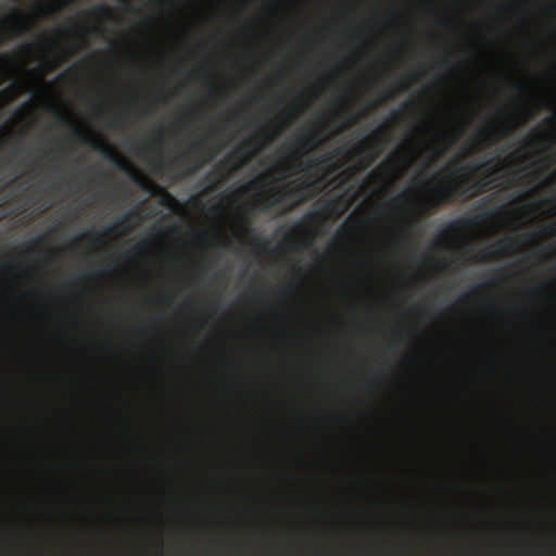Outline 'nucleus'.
Masks as SVG:
<instances>
[{
    "label": "nucleus",
    "instance_id": "nucleus-1",
    "mask_svg": "<svg viewBox=\"0 0 556 556\" xmlns=\"http://www.w3.org/2000/svg\"><path fill=\"white\" fill-rule=\"evenodd\" d=\"M488 164L489 162L483 164L472 163L453 168L450 172L448 179L442 181L432 192L430 198L431 204L433 206H440L457 201H468L491 190L493 188V179L491 178L493 173L471 182L473 175Z\"/></svg>",
    "mask_w": 556,
    "mask_h": 556
},
{
    "label": "nucleus",
    "instance_id": "nucleus-2",
    "mask_svg": "<svg viewBox=\"0 0 556 556\" xmlns=\"http://www.w3.org/2000/svg\"><path fill=\"white\" fill-rule=\"evenodd\" d=\"M538 113L539 109L536 106H531V112L528 109H525L518 113L509 114L507 118L509 122L508 125L495 126L493 124H489L486 128L480 130L475 140L465 148V154H471L481 150L483 147L492 146L500 139L508 136L516 125L526 123Z\"/></svg>",
    "mask_w": 556,
    "mask_h": 556
},
{
    "label": "nucleus",
    "instance_id": "nucleus-3",
    "mask_svg": "<svg viewBox=\"0 0 556 556\" xmlns=\"http://www.w3.org/2000/svg\"><path fill=\"white\" fill-rule=\"evenodd\" d=\"M222 150L220 147L215 148L207 144L206 139L193 142L189 146L187 152L179 159H175L173 163L182 162L188 165L187 174L195 173L210 162L215 154Z\"/></svg>",
    "mask_w": 556,
    "mask_h": 556
},
{
    "label": "nucleus",
    "instance_id": "nucleus-4",
    "mask_svg": "<svg viewBox=\"0 0 556 556\" xmlns=\"http://www.w3.org/2000/svg\"><path fill=\"white\" fill-rule=\"evenodd\" d=\"M72 130L73 134L77 138H79L85 144H87L94 151L101 152L103 157L108 160L110 163L114 164L118 168H125L127 166L126 160L122 157L112 146L100 140L90 132H85L80 127L76 125H72Z\"/></svg>",
    "mask_w": 556,
    "mask_h": 556
},
{
    "label": "nucleus",
    "instance_id": "nucleus-5",
    "mask_svg": "<svg viewBox=\"0 0 556 556\" xmlns=\"http://www.w3.org/2000/svg\"><path fill=\"white\" fill-rule=\"evenodd\" d=\"M326 129L324 125L319 129H309L294 140L295 149H293L289 155L290 161H299L304 154L309 153L320 143V131Z\"/></svg>",
    "mask_w": 556,
    "mask_h": 556
},
{
    "label": "nucleus",
    "instance_id": "nucleus-6",
    "mask_svg": "<svg viewBox=\"0 0 556 556\" xmlns=\"http://www.w3.org/2000/svg\"><path fill=\"white\" fill-rule=\"evenodd\" d=\"M311 185V182H302L294 187H290L288 185L282 188H271L267 194V198L271 201L269 204L266 205L265 208H270L275 204H280L285 202L287 199L302 198L304 190Z\"/></svg>",
    "mask_w": 556,
    "mask_h": 556
},
{
    "label": "nucleus",
    "instance_id": "nucleus-7",
    "mask_svg": "<svg viewBox=\"0 0 556 556\" xmlns=\"http://www.w3.org/2000/svg\"><path fill=\"white\" fill-rule=\"evenodd\" d=\"M519 248V242L514 238L498 240L493 248H485L476 258L477 262H485L497 256L507 255Z\"/></svg>",
    "mask_w": 556,
    "mask_h": 556
},
{
    "label": "nucleus",
    "instance_id": "nucleus-8",
    "mask_svg": "<svg viewBox=\"0 0 556 556\" xmlns=\"http://www.w3.org/2000/svg\"><path fill=\"white\" fill-rule=\"evenodd\" d=\"M138 213L137 211L135 210H131L129 211L128 213H126L121 219L118 223L116 224H113L112 226H110L109 228H106L105 230H103L100 235H94L92 231H88L84 235H81L79 237V239H84V238H94L96 241H100V239L104 236H108L110 235L111 232H115L118 230V227L121 225H126V226H129L131 224V222L134 220L135 217H137Z\"/></svg>",
    "mask_w": 556,
    "mask_h": 556
},
{
    "label": "nucleus",
    "instance_id": "nucleus-9",
    "mask_svg": "<svg viewBox=\"0 0 556 556\" xmlns=\"http://www.w3.org/2000/svg\"><path fill=\"white\" fill-rule=\"evenodd\" d=\"M254 143V137L253 138H250L248 140L244 141V143L237 148L228 157H226L223 162H220V166H226L227 163L232 159V157H237L240 160V163L233 167V169H237L239 166H241L242 164L247 163L251 157H252V153L250 152H247L245 151V147H250Z\"/></svg>",
    "mask_w": 556,
    "mask_h": 556
},
{
    "label": "nucleus",
    "instance_id": "nucleus-10",
    "mask_svg": "<svg viewBox=\"0 0 556 556\" xmlns=\"http://www.w3.org/2000/svg\"><path fill=\"white\" fill-rule=\"evenodd\" d=\"M26 91L25 84L20 81L12 83L9 87L0 90V106L13 101L20 92Z\"/></svg>",
    "mask_w": 556,
    "mask_h": 556
},
{
    "label": "nucleus",
    "instance_id": "nucleus-11",
    "mask_svg": "<svg viewBox=\"0 0 556 556\" xmlns=\"http://www.w3.org/2000/svg\"><path fill=\"white\" fill-rule=\"evenodd\" d=\"M465 220L460 218L452 220L443 231V236L459 232L465 227Z\"/></svg>",
    "mask_w": 556,
    "mask_h": 556
},
{
    "label": "nucleus",
    "instance_id": "nucleus-12",
    "mask_svg": "<svg viewBox=\"0 0 556 556\" xmlns=\"http://www.w3.org/2000/svg\"><path fill=\"white\" fill-rule=\"evenodd\" d=\"M417 79H418V74H416V73H413V74L407 75V76H406V77H405V78H404V79L399 84L396 91H404V90L408 89V87H409L413 83L417 81Z\"/></svg>",
    "mask_w": 556,
    "mask_h": 556
},
{
    "label": "nucleus",
    "instance_id": "nucleus-13",
    "mask_svg": "<svg viewBox=\"0 0 556 556\" xmlns=\"http://www.w3.org/2000/svg\"><path fill=\"white\" fill-rule=\"evenodd\" d=\"M395 94H396L395 90H390V91L386 92L383 96L379 97L377 100H375L370 104V109H376L377 106L382 105L387 100L393 99L395 97Z\"/></svg>",
    "mask_w": 556,
    "mask_h": 556
},
{
    "label": "nucleus",
    "instance_id": "nucleus-14",
    "mask_svg": "<svg viewBox=\"0 0 556 556\" xmlns=\"http://www.w3.org/2000/svg\"><path fill=\"white\" fill-rule=\"evenodd\" d=\"M150 247V243L147 242V241H143V242H139L138 244H136L131 251L135 253V254H138V255H142L144 254L148 249Z\"/></svg>",
    "mask_w": 556,
    "mask_h": 556
},
{
    "label": "nucleus",
    "instance_id": "nucleus-15",
    "mask_svg": "<svg viewBox=\"0 0 556 556\" xmlns=\"http://www.w3.org/2000/svg\"><path fill=\"white\" fill-rule=\"evenodd\" d=\"M407 200V192L404 191V192H401L400 194H397L396 197H394L389 203L388 205H394V204H397L399 202H403V201H406Z\"/></svg>",
    "mask_w": 556,
    "mask_h": 556
},
{
    "label": "nucleus",
    "instance_id": "nucleus-16",
    "mask_svg": "<svg viewBox=\"0 0 556 556\" xmlns=\"http://www.w3.org/2000/svg\"><path fill=\"white\" fill-rule=\"evenodd\" d=\"M257 188H258V182H257V181H255V180H252V181H250L248 185H245L244 187H242L240 191H241L242 193H247V192H249V191H251V190H255V189H257Z\"/></svg>",
    "mask_w": 556,
    "mask_h": 556
},
{
    "label": "nucleus",
    "instance_id": "nucleus-17",
    "mask_svg": "<svg viewBox=\"0 0 556 556\" xmlns=\"http://www.w3.org/2000/svg\"><path fill=\"white\" fill-rule=\"evenodd\" d=\"M15 4H22L23 2H14ZM33 4H56L60 8L66 7L67 4H71L72 2H31Z\"/></svg>",
    "mask_w": 556,
    "mask_h": 556
},
{
    "label": "nucleus",
    "instance_id": "nucleus-18",
    "mask_svg": "<svg viewBox=\"0 0 556 556\" xmlns=\"http://www.w3.org/2000/svg\"><path fill=\"white\" fill-rule=\"evenodd\" d=\"M41 241H42V238H41V237H38V238L33 239V240L28 243L27 249H28V250H34V249H36V248L41 243Z\"/></svg>",
    "mask_w": 556,
    "mask_h": 556
},
{
    "label": "nucleus",
    "instance_id": "nucleus-19",
    "mask_svg": "<svg viewBox=\"0 0 556 556\" xmlns=\"http://www.w3.org/2000/svg\"><path fill=\"white\" fill-rule=\"evenodd\" d=\"M59 119L62 124H68L71 121H70V117L65 114H59Z\"/></svg>",
    "mask_w": 556,
    "mask_h": 556
},
{
    "label": "nucleus",
    "instance_id": "nucleus-20",
    "mask_svg": "<svg viewBox=\"0 0 556 556\" xmlns=\"http://www.w3.org/2000/svg\"><path fill=\"white\" fill-rule=\"evenodd\" d=\"M208 89H210L211 94H216L218 92L217 87L212 83L208 84Z\"/></svg>",
    "mask_w": 556,
    "mask_h": 556
},
{
    "label": "nucleus",
    "instance_id": "nucleus-21",
    "mask_svg": "<svg viewBox=\"0 0 556 556\" xmlns=\"http://www.w3.org/2000/svg\"><path fill=\"white\" fill-rule=\"evenodd\" d=\"M339 153H340V150H336L334 152L330 153L327 157H325L323 161L327 162V161L331 160L332 157H334L336 155H338Z\"/></svg>",
    "mask_w": 556,
    "mask_h": 556
},
{
    "label": "nucleus",
    "instance_id": "nucleus-22",
    "mask_svg": "<svg viewBox=\"0 0 556 556\" xmlns=\"http://www.w3.org/2000/svg\"><path fill=\"white\" fill-rule=\"evenodd\" d=\"M106 270H97L93 273L94 277H104L106 275Z\"/></svg>",
    "mask_w": 556,
    "mask_h": 556
},
{
    "label": "nucleus",
    "instance_id": "nucleus-23",
    "mask_svg": "<svg viewBox=\"0 0 556 556\" xmlns=\"http://www.w3.org/2000/svg\"><path fill=\"white\" fill-rule=\"evenodd\" d=\"M283 118L286 119L287 123H289L290 121H292L293 115L291 113L285 112Z\"/></svg>",
    "mask_w": 556,
    "mask_h": 556
},
{
    "label": "nucleus",
    "instance_id": "nucleus-24",
    "mask_svg": "<svg viewBox=\"0 0 556 556\" xmlns=\"http://www.w3.org/2000/svg\"><path fill=\"white\" fill-rule=\"evenodd\" d=\"M356 123V117L352 116L350 119H349V123L346 125H344V128L353 125Z\"/></svg>",
    "mask_w": 556,
    "mask_h": 556
},
{
    "label": "nucleus",
    "instance_id": "nucleus-25",
    "mask_svg": "<svg viewBox=\"0 0 556 556\" xmlns=\"http://www.w3.org/2000/svg\"><path fill=\"white\" fill-rule=\"evenodd\" d=\"M241 222H242V224H243V225H245V226H248V225L250 224V219H249L245 215H243V216L241 217Z\"/></svg>",
    "mask_w": 556,
    "mask_h": 556
},
{
    "label": "nucleus",
    "instance_id": "nucleus-26",
    "mask_svg": "<svg viewBox=\"0 0 556 556\" xmlns=\"http://www.w3.org/2000/svg\"><path fill=\"white\" fill-rule=\"evenodd\" d=\"M446 149H441V150H438L435 149V157H439L443 154V152H445Z\"/></svg>",
    "mask_w": 556,
    "mask_h": 556
},
{
    "label": "nucleus",
    "instance_id": "nucleus-27",
    "mask_svg": "<svg viewBox=\"0 0 556 556\" xmlns=\"http://www.w3.org/2000/svg\"><path fill=\"white\" fill-rule=\"evenodd\" d=\"M392 123H393V121L388 119V121H386V122H384L383 126H384L386 128H390V127L392 126Z\"/></svg>",
    "mask_w": 556,
    "mask_h": 556
},
{
    "label": "nucleus",
    "instance_id": "nucleus-28",
    "mask_svg": "<svg viewBox=\"0 0 556 556\" xmlns=\"http://www.w3.org/2000/svg\"><path fill=\"white\" fill-rule=\"evenodd\" d=\"M534 139H535V138H529V139H527L526 144H527V146H532V143L534 142Z\"/></svg>",
    "mask_w": 556,
    "mask_h": 556
},
{
    "label": "nucleus",
    "instance_id": "nucleus-29",
    "mask_svg": "<svg viewBox=\"0 0 556 556\" xmlns=\"http://www.w3.org/2000/svg\"><path fill=\"white\" fill-rule=\"evenodd\" d=\"M218 187L217 182H214L210 186V190H215Z\"/></svg>",
    "mask_w": 556,
    "mask_h": 556
},
{
    "label": "nucleus",
    "instance_id": "nucleus-30",
    "mask_svg": "<svg viewBox=\"0 0 556 556\" xmlns=\"http://www.w3.org/2000/svg\"><path fill=\"white\" fill-rule=\"evenodd\" d=\"M123 257H124L125 260H130V258H131V255H130L129 253H125V254H123Z\"/></svg>",
    "mask_w": 556,
    "mask_h": 556
},
{
    "label": "nucleus",
    "instance_id": "nucleus-31",
    "mask_svg": "<svg viewBox=\"0 0 556 556\" xmlns=\"http://www.w3.org/2000/svg\"><path fill=\"white\" fill-rule=\"evenodd\" d=\"M228 199H229V200H231V201H235V200H236V194H235V193L229 194V195H228Z\"/></svg>",
    "mask_w": 556,
    "mask_h": 556
},
{
    "label": "nucleus",
    "instance_id": "nucleus-32",
    "mask_svg": "<svg viewBox=\"0 0 556 556\" xmlns=\"http://www.w3.org/2000/svg\"><path fill=\"white\" fill-rule=\"evenodd\" d=\"M258 245L264 248L266 245V242L265 241H261V242H258Z\"/></svg>",
    "mask_w": 556,
    "mask_h": 556
},
{
    "label": "nucleus",
    "instance_id": "nucleus-33",
    "mask_svg": "<svg viewBox=\"0 0 556 556\" xmlns=\"http://www.w3.org/2000/svg\"><path fill=\"white\" fill-rule=\"evenodd\" d=\"M412 105H413V103L409 102V103L405 104L404 109H409Z\"/></svg>",
    "mask_w": 556,
    "mask_h": 556
},
{
    "label": "nucleus",
    "instance_id": "nucleus-34",
    "mask_svg": "<svg viewBox=\"0 0 556 556\" xmlns=\"http://www.w3.org/2000/svg\"><path fill=\"white\" fill-rule=\"evenodd\" d=\"M232 116H233L235 118H238V116H239V112H237V111H236V112H233Z\"/></svg>",
    "mask_w": 556,
    "mask_h": 556
},
{
    "label": "nucleus",
    "instance_id": "nucleus-35",
    "mask_svg": "<svg viewBox=\"0 0 556 556\" xmlns=\"http://www.w3.org/2000/svg\"><path fill=\"white\" fill-rule=\"evenodd\" d=\"M213 177V173L208 174L205 179H211Z\"/></svg>",
    "mask_w": 556,
    "mask_h": 556
},
{
    "label": "nucleus",
    "instance_id": "nucleus-36",
    "mask_svg": "<svg viewBox=\"0 0 556 556\" xmlns=\"http://www.w3.org/2000/svg\"><path fill=\"white\" fill-rule=\"evenodd\" d=\"M5 25V21H0V27Z\"/></svg>",
    "mask_w": 556,
    "mask_h": 556
},
{
    "label": "nucleus",
    "instance_id": "nucleus-37",
    "mask_svg": "<svg viewBox=\"0 0 556 556\" xmlns=\"http://www.w3.org/2000/svg\"><path fill=\"white\" fill-rule=\"evenodd\" d=\"M364 144H365V141H362V142L359 143V147H361V148H363V147H364Z\"/></svg>",
    "mask_w": 556,
    "mask_h": 556
},
{
    "label": "nucleus",
    "instance_id": "nucleus-38",
    "mask_svg": "<svg viewBox=\"0 0 556 556\" xmlns=\"http://www.w3.org/2000/svg\"><path fill=\"white\" fill-rule=\"evenodd\" d=\"M280 131H276V134L274 136H271V138H274L275 136L279 135Z\"/></svg>",
    "mask_w": 556,
    "mask_h": 556
},
{
    "label": "nucleus",
    "instance_id": "nucleus-39",
    "mask_svg": "<svg viewBox=\"0 0 556 556\" xmlns=\"http://www.w3.org/2000/svg\"><path fill=\"white\" fill-rule=\"evenodd\" d=\"M315 162L309 161L308 166H312Z\"/></svg>",
    "mask_w": 556,
    "mask_h": 556
},
{
    "label": "nucleus",
    "instance_id": "nucleus-40",
    "mask_svg": "<svg viewBox=\"0 0 556 556\" xmlns=\"http://www.w3.org/2000/svg\"><path fill=\"white\" fill-rule=\"evenodd\" d=\"M554 176L556 177V172L554 173Z\"/></svg>",
    "mask_w": 556,
    "mask_h": 556
}]
</instances>
